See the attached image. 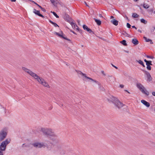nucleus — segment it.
Masks as SVG:
<instances>
[{"mask_svg": "<svg viewBox=\"0 0 155 155\" xmlns=\"http://www.w3.org/2000/svg\"><path fill=\"white\" fill-rule=\"evenodd\" d=\"M138 31L140 33H141V31L139 29L138 30Z\"/></svg>", "mask_w": 155, "mask_h": 155, "instance_id": "47", "label": "nucleus"}, {"mask_svg": "<svg viewBox=\"0 0 155 155\" xmlns=\"http://www.w3.org/2000/svg\"><path fill=\"white\" fill-rule=\"evenodd\" d=\"M61 37L62 38H64L65 39L68 40V41H70V40L68 39L66 37H64L63 36V34H62L61 36Z\"/></svg>", "mask_w": 155, "mask_h": 155, "instance_id": "28", "label": "nucleus"}, {"mask_svg": "<svg viewBox=\"0 0 155 155\" xmlns=\"http://www.w3.org/2000/svg\"><path fill=\"white\" fill-rule=\"evenodd\" d=\"M153 13L155 14V11L153 12Z\"/></svg>", "mask_w": 155, "mask_h": 155, "instance_id": "57", "label": "nucleus"}, {"mask_svg": "<svg viewBox=\"0 0 155 155\" xmlns=\"http://www.w3.org/2000/svg\"><path fill=\"white\" fill-rule=\"evenodd\" d=\"M149 11L150 12H153V9H151L150 10H149Z\"/></svg>", "mask_w": 155, "mask_h": 155, "instance_id": "44", "label": "nucleus"}, {"mask_svg": "<svg viewBox=\"0 0 155 155\" xmlns=\"http://www.w3.org/2000/svg\"><path fill=\"white\" fill-rule=\"evenodd\" d=\"M124 46H127V44L126 43V41L125 40H123L120 42Z\"/></svg>", "mask_w": 155, "mask_h": 155, "instance_id": "23", "label": "nucleus"}, {"mask_svg": "<svg viewBox=\"0 0 155 155\" xmlns=\"http://www.w3.org/2000/svg\"><path fill=\"white\" fill-rule=\"evenodd\" d=\"M54 34H56L57 35H58V36H59V37H61V35L62 34H63V33L62 32H61V33L60 34L59 33H58L57 32H54Z\"/></svg>", "mask_w": 155, "mask_h": 155, "instance_id": "24", "label": "nucleus"}, {"mask_svg": "<svg viewBox=\"0 0 155 155\" xmlns=\"http://www.w3.org/2000/svg\"><path fill=\"white\" fill-rule=\"evenodd\" d=\"M110 18H114V17L113 16H110Z\"/></svg>", "mask_w": 155, "mask_h": 155, "instance_id": "49", "label": "nucleus"}, {"mask_svg": "<svg viewBox=\"0 0 155 155\" xmlns=\"http://www.w3.org/2000/svg\"><path fill=\"white\" fill-rule=\"evenodd\" d=\"M11 2H15L16 1V0H11Z\"/></svg>", "mask_w": 155, "mask_h": 155, "instance_id": "46", "label": "nucleus"}, {"mask_svg": "<svg viewBox=\"0 0 155 155\" xmlns=\"http://www.w3.org/2000/svg\"><path fill=\"white\" fill-rule=\"evenodd\" d=\"M7 134V129L4 128L0 131V142L4 140L6 137Z\"/></svg>", "mask_w": 155, "mask_h": 155, "instance_id": "7", "label": "nucleus"}, {"mask_svg": "<svg viewBox=\"0 0 155 155\" xmlns=\"http://www.w3.org/2000/svg\"><path fill=\"white\" fill-rule=\"evenodd\" d=\"M127 26L128 28H130L131 27V25L129 23H127Z\"/></svg>", "mask_w": 155, "mask_h": 155, "instance_id": "31", "label": "nucleus"}, {"mask_svg": "<svg viewBox=\"0 0 155 155\" xmlns=\"http://www.w3.org/2000/svg\"><path fill=\"white\" fill-rule=\"evenodd\" d=\"M143 72L147 76V81L149 82L151 81L152 78L150 73L146 71H144Z\"/></svg>", "mask_w": 155, "mask_h": 155, "instance_id": "8", "label": "nucleus"}, {"mask_svg": "<svg viewBox=\"0 0 155 155\" xmlns=\"http://www.w3.org/2000/svg\"><path fill=\"white\" fill-rule=\"evenodd\" d=\"M25 143L23 144L22 145V147H24V145H25Z\"/></svg>", "mask_w": 155, "mask_h": 155, "instance_id": "51", "label": "nucleus"}, {"mask_svg": "<svg viewBox=\"0 0 155 155\" xmlns=\"http://www.w3.org/2000/svg\"><path fill=\"white\" fill-rule=\"evenodd\" d=\"M51 12L53 13V14L54 15V16H55L57 18H59V16L57 14L54 12Z\"/></svg>", "mask_w": 155, "mask_h": 155, "instance_id": "26", "label": "nucleus"}, {"mask_svg": "<svg viewBox=\"0 0 155 155\" xmlns=\"http://www.w3.org/2000/svg\"><path fill=\"white\" fill-rule=\"evenodd\" d=\"M137 62H138L139 64H140L141 65H142L143 67H145V66L143 64V61H141V60H136V61Z\"/></svg>", "mask_w": 155, "mask_h": 155, "instance_id": "18", "label": "nucleus"}, {"mask_svg": "<svg viewBox=\"0 0 155 155\" xmlns=\"http://www.w3.org/2000/svg\"><path fill=\"white\" fill-rule=\"evenodd\" d=\"M144 61L146 62V64H147V63L148 62V61L146 59H144Z\"/></svg>", "mask_w": 155, "mask_h": 155, "instance_id": "34", "label": "nucleus"}, {"mask_svg": "<svg viewBox=\"0 0 155 155\" xmlns=\"http://www.w3.org/2000/svg\"><path fill=\"white\" fill-rule=\"evenodd\" d=\"M84 3H85V4L87 6H88L87 5V3H86V2H84Z\"/></svg>", "mask_w": 155, "mask_h": 155, "instance_id": "48", "label": "nucleus"}, {"mask_svg": "<svg viewBox=\"0 0 155 155\" xmlns=\"http://www.w3.org/2000/svg\"><path fill=\"white\" fill-rule=\"evenodd\" d=\"M99 16L100 17H102V18L103 17V16H102V15L101 14H99Z\"/></svg>", "mask_w": 155, "mask_h": 155, "instance_id": "41", "label": "nucleus"}, {"mask_svg": "<svg viewBox=\"0 0 155 155\" xmlns=\"http://www.w3.org/2000/svg\"><path fill=\"white\" fill-rule=\"evenodd\" d=\"M78 24H79V25L80 21H79V20H78Z\"/></svg>", "mask_w": 155, "mask_h": 155, "instance_id": "53", "label": "nucleus"}, {"mask_svg": "<svg viewBox=\"0 0 155 155\" xmlns=\"http://www.w3.org/2000/svg\"><path fill=\"white\" fill-rule=\"evenodd\" d=\"M68 21L72 27H74V29H76L78 31H80V29H79L78 27L75 23L71 21L68 20Z\"/></svg>", "mask_w": 155, "mask_h": 155, "instance_id": "9", "label": "nucleus"}, {"mask_svg": "<svg viewBox=\"0 0 155 155\" xmlns=\"http://www.w3.org/2000/svg\"><path fill=\"white\" fill-rule=\"evenodd\" d=\"M132 16L134 18H138L139 16L136 13H133Z\"/></svg>", "mask_w": 155, "mask_h": 155, "instance_id": "21", "label": "nucleus"}, {"mask_svg": "<svg viewBox=\"0 0 155 155\" xmlns=\"http://www.w3.org/2000/svg\"><path fill=\"white\" fill-rule=\"evenodd\" d=\"M152 94L153 96H155V92H152Z\"/></svg>", "mask_w": 155, "mask_h": 155, "instance_id": "39", "label": "nucleus"}, {"mask_svg": "<svg viewBox=\"0 0 155 155\" xmlns=\"http://www.w3.org/2000/svg\"><path fill=\"white\" fill-rule=\"evenodd\" d=\"M111 22L114 25L117 26L118 25V21L115 19H113L111 21Z\"/></svg>", "mask_w": 155, "mask_h": 155, "instance_id": "13", "label": "nucleus"}, {"mask_svg": "<svg viewBox=\"0 0 155 155\" xmlns=\"http://www.w3.org/2000/svg\"><path fill=\"white\" fill-rule=\"evenodd\" d=\"M76 71L77 72L78 74V75H80L83 77V79L84 80H85L86 81H89V80L96 83L99 85L100 84L99 83L98 81H96L95 80L93 79L92 78H91L87 77L86 75V74L83 73L82 72L80 71H78L77 70H76Z\"/></svg>", "mask_w": 155, "mask_h": 155, "instance_id": "5", "label": "nucleus"}, {"mask_svg": "<svg viewBox=\"0 0 155 155\" xmlns=\"http://www.w3.org/2000/svg\"><path fill=\"white\" fill-rule=\"evenodd\" d=\"M22 69L25 72L27 73L31 76L34 78L38 83L41 84L45 87L48 88L50 87L48 83L42 77H39L36 74L25 67H22Z\"/></svg>", "mask_w": 155, "mask_h": 155, "instance_id": "2", "label": "nucleus"}, {"mask_svg": "<svg viewBox=\"0 0 155 155\" xmlns=\"http://www.w3.org/2000/svg\"><path fill=\"white\" fill-rule=\"evenodd\" d=\"M71 32H72V33H73L74 34H76L75 33V32H74V31H72V30H71Z\"/></svg>", "mask_w": 155, "mask_h": 155, "instance_id": "50", "label": "nucleus"}, {"mask_svg": "<svg viewBox=\"0 0 155 155\" xmlns=\"http://www.w3.org/2000/svg\"><path fill=\"white\" fill-rule=\"evenodd\" d=\"M49 21L52 24H53L54 26H55V27H59L58 25L56 23H55V22H53L51 20H49Z\"/></svg>", "mask_w": 155, "mask_h": 155, "instance_id": "19", "label": "nucleus"}, {"mask_svg": "<svg viewBox=\"0 0 155 155\" xmlns=\"http://www.w3.org/2000/svg\"><path fill=\"white\" fill-rule=\"evenodd\" d=\"M143 38L147 42H150V44H153V43L152 42V41L151 39H150L149 38H147V37H144Z\"/></svg>", "mask_w": 155, "mask_h": 155, "instance_id": "15", "label": "nucleus"}, {"mask_svg": "<svg viewBox=\"0 0 155 155\" xmlns=\"http://www.w3.org/2000/svg\"><path fill=\"white\" fill-rule=\"evenodd\" d=\"M94 19L95 20V22L97 23V25H100L101 24V21L99 20L96 18H94Z\"/></svg>", "mask_w": 155, "mask_h": 155, "instance_id": "16", "label": "nucleus"}, {"mask_svg": "<svg viewBox=\"0 0 155 155\" xmlns=\"http://www.w3.org/2000/svg\"><path fill=\"white\" fill-rule=\"evenodd\" d=\"M136 86L143 93L147 96L149 95V92L146 89L142 84L140 83H137Z\"/></svg>", "mask_w": 155, "mask_h": 155, "instance_id": "6", "label": "nucleus"}, {"mask_svg": "<svg viewBox=\"0 0 155 155\" xmlns=\"http://www.w3.org/2000/svg\"><path fill=\"white\" fill-rule=\"evenodd\" d=\"M2 119L1 118H0V122L2 121Z\"/></svg>", "mask_w": 155, "mask_h": 155, "instance_id": "56", "label": "nucleus"}, {"mask_svg": "<svg viewBox=\"0 0 155 155\" xmlns=\"http://www.w3.org/2000/svg\"><path fill=\"white\" fill-rule=\"evenodd\" d=\"M124 86L123 85V84H120V87L121 88H123L124 87Z\"/></svg>", "mask_w": 155, "mask_h": 155, "instance_id": "35", "label": "nucleus"}, {"mask_svg": "<svg viewBox=\"0 0 155 155\" xmlns=\"http://www.w3.org/2000/svg\"><path fill=\"white\" fill-rule=\"evenodd\" d=\"M132 42L135 45H137L139 43L138 41L135 38L132 39Z\"/></svg>", "mask_w": 155, "mask_h": 155, "instance_id": "14", "label": "nucleus"}, {"mask_svg": "<svg viewBox=\"0 0 155 155\" xmlns=\"http://www.w3.org/2000/svg\"><path fill=\"white\" fill-rule=\"evenodd\" d=\"M140 155H143L142 154H140Z\"/></svg>", "mask_w": 155, "mask_h": 155, "instance_id": "58", "label": "nucleus"}, {"mask_svg": "<svg viewBox=\"0 0 155 155\" xmlns=\"http://www.w3.org/2000/svg\"><path fill=\"white\" fill-rule=\"evenodd\" d=\"M51 3L54 5L55 6H57V5L58 3V2L55 1L54 0H50Z\"/></svg>", "mask_w": 155, "mask_h": 155, "instance_id": "17", "label": "nucleus"}, {"mask_svg": "<svg viewBox=\"0 0 155 155\" xmlns=\"http://www.w3.org/2000/svg\"><path fill=\"white\" fill-rule=\"evenodd\" d=\"M141 102L143 104L147 107H149L150 106V103L146 101L143 100H142L141 101Z\"/></svg>", "mask_w": 155, "mask_h": 155, "instance_id": "11", "label": "nucleus"}, {"mask_svg": "<svg viewBox=\"0 0 155 155\" xmlns=\"http://www.w3.org/2000/svg\"><path fill=\"white\" fill-rule=\"evenodd\" d=\"M41 131L44 135L47 137H49V140H45V143L36 142L32 143L31 145L34 147L39 148L47 147L49 149V146L50 144L54 145L58 143L57 135L52 129L42 127L41 128Z\"/></svg>", "mask_w": 155, "mask_h": 155, "instance_id": "1", "label": "nucleus"}, {"mask_svg": "<svg viewBox=\"0 0 155 155\" xmlns=\"http://www.w3.org/2000/svg\"><path fill=\"white\" fill-rule=\"evenodd\" d=\"M143 6V7L145 9H147L149 7V5L146 3H144Z\"/></svg>", "mask_w": 155, "mask_h": 155, "instance_id": "20", "label": "nucleus"}, {"mask_svg": "<svg viewBox=\"0 0 155 155\" xmlns=\"http://www.w3.org/2000/svg\"><path fill=\"white\" fill-rule=\"evenodd\" d=\"M2 109L3 110L4 113H5L6 112V109L3 107H2Z\"/></svg>", "mask_w": 155, "mask_h": 155, "instance_id": "33", "label": "nucleus"}, {"mask_svg": "<svg viewBox=\"0 0 155 155\" xmlns=\"http://www.w3.org/2000/svg\"><path fill=\"white\" fill-rule=\"evenodd\" d=\"M135 2H137L138 1V0H134Z\"/></svg>", "mask_w": 155, "mask_h": 155, "instance_id": "55", "label": "nucleus"}, {"mask_svg": "<svg viewBox=\"0 0 155 155\" xmlns=\"http://www.w3.org/2000/svg\"><path fill=\"white\" fill-rule=\"evenodd\" d=\"M148 62L147 63V64L148 65H152V64H151V61H148Z\"/></svg>", "mask_w": 155, "mask_h": 155, "instance_id": "32", "label": "nucleus"}, {"mask_svg": "<svg viewBox=\"0 0 155 155\" xmlns=\"http://www.w3.org/2000/svg\"><path fill=\"white\" fill-rule=\"evenodd\" d=\"M38 6L41 8H42V7L40 6V5H38Z\"/></svg>", "mask_w": 155, "mask_h": 155, "instance_id": "45", "label": "nucleus"}, {"mask_svg": "<svg viewBox=\"0 0 155 155\" xmlns=\"http://www.w3.org/2000/svg\"><path fill=\"white\" fill-rule=\"evenodd\" d=\"M61 37L62 38H64L65 39L68 40V41H70V40L68 39L66 37H64L63 36V34H62L61 36Z\"/></svg>", "mask_w": 155, "mask_h": 155, "instance_id": "29", "label": "nucleus"}, {"mask_svg": "<svg viewBox=\"0 0 155 155\" xmlns=\"http://www.w3.org/2000/svg\"><path fill=\"white\" fill-rule=\"evenodd\" d=\"M101 72L102 73V74L104 75V76H105L106 75V74H105L104 73V71H101Z\"/></svg>", "mask_w": 155, "mask_h": 155, "instance_id": "37", "label": "nucleus"}, {"mask_svg": "<svg viewBox=\"0 0 155 155\" xmlns=\"http://www.w3.org/2000/svg\"><path fill=\"white\" fill-rule=\"evenodd\" d=\"M10 139H7L1 143L0 145V155H3L6 146L10 143Z\"/></svg>", "mask_w": 155, "mask_h": 155, "instance_id": "4", "label": "nucleus"}, {"mask_svg": "<svg viewBox=\"0 0 155 155\" xmlns=\"http://www.w3.org/2000/svg\"><path fill=\"white\" fill-rule=\"evenodd\" d=\"M125 91H126L128 93H130V92H128V91H127V90H125Z\"/></svg>", "mask_w": 155, "mask_h": 155, "instance_id": "52", "label": "nucleus"}, {"mask_svg": "<svg viewBox=\"0 0 155 155\" xmlns=\"http://www.w3.org/2000/svg\"><path fill=\"white\" fill-rule=\"evenodd\" d=\"M41 10L42 11H43V12H45V11H45V10L44 8H41Z\"/></svg>", "mask_w": 155, "mask_h": 155, "instance_id": "40", "label": "nucleus"}, {"mask_svg": "<svg viewBox=\"0 0 155 155\" xmlns=\"http://www.w3.org/2000/svg\"><path fill=\"white\" fill-rule=\"evenodd\" d=\"M132 28H135L136 29H137V28L135 27V26H132Z\"/></svg>", "mask_w": 155, "mask_h": 155, "instance_id": "42", "label": "nucleus"}, {"mask_svg": "<svg viewBox=\"0 0 155 155\" xmlns=\"http://www.w3.org/2000/svg\"><path fill=\"white\" fill-rule=\"evenodd\" d=\"M33 12L36 15H38L39 16L44 18V16L41 14H40L39 11L35 9L33 10Z\"/></svg>", "mask_w": 155, "mask_h": 155, "instance_id": "10", "label": "nucleus"}, {"mask_svg": "<svg viewBox=\"0 0 155 155\" xmlns=\"http://www.w3.org/2000/svg\"><path fill=\"white\" fill-rule=\"evenodd\" d=\"M140 21L141 22L143 23L144 24H146L147 23V21L143 18L140 19Z\"/></svg>", "mask_w": 155, "mask_h": 155, "instance_id": "25", "label": "nucleus"}, {"mask_svg": "<svg viewBox=\"0 0 155 155\" xmlns=\"http://www.w3.org/2000/svg\"><path fill=\"white\" fill-rule=\"evenodd\" d=\"M125 51L127 53H128L129 52L128 51Z\"/></svg>", "mask_w": 155, "mask_h": 155, "instance_id": "54", "label": "nucleus"}, {"mask_svg": "<svg viewBox=\"0 0 155 155\" xmlns=\"http://www.w3.org/2000/svg\"><path fill=\"white\" fill-rule=\"evenodd\" d=\"M147 58H153V57H152V56H148V55H147Z\"/></svg>", "mask_w": 155, "mask_h": 155, "instance_id": "36", "label": "nucleus"}, {"mask_svg": "<svg viewBox=\"0 0 155 155\" xmlns=\"http://www.w3.org/2000/svg\"><path fill=\"white\" fill-rule=\"evenodd\" d=\"M32 2L35 4L36 5H38V4L37 3H36L34 1H32Z\"/></svg>", "mask_w": 155, "mask_h": 155, "instance_id": "43", "label": "nucleus"}, {"mask_svg": "<svg viewBox=\"0 0 155 155\" xmlns=\"http://www.w3.org/2000/svg\"><path fill=\"white\" fill-rule=\"evenodd\" d=\"M154 111L155 112V108H154Z\"/></svg>", "mask_w": 155, "mask_h": 155, "instance_id": "59", "label": "nucleus"}, {"mask_svg": "<svg viewBox=\"0 0 155 155\" xmlns=\"http://www.w3.org/2000/svg\"><path fill=\"white\" fill-rule=\"evenodd\" d=\"M112 66L114 67L116 69H117L118 68L116 66H114V65H113L112 64Z\"/></svg>", "mask_w": 155, "mask_h": 155, "instance_id": "38", "label": "nucleus"}, {"mask_svg": "<svg viewBox=\"0 0 155 155\" xmlns=\"http://www.w3.org/2000/svg\"><path fill=\"white\" fill-rule=\"evenodd\" d=\"M122 34L126 37H130V35H129L127 32H126L125 31H124L123 33Z\"/></svg>", "mask_w": 155, "mask_h": 155, "instance_id": "22", "label": "nucleus"}, {"mask_svg": "<svg viewBox=\"0 0 155 155\" xmlns=\"http://www.w3.org/2000/svg\"><path fill=\"white\" fill-rule=\"evenodd\" d=\"M61 37L62 38H64L65 39L68 40V41H70V40L68 39L66 37H64L63 36V34H62L61 36Z\"/></svg>", "mask_w": 155, "mask_h": 155, "instance_id": "30", "label": "nucleus"}, {"mask_svg": "<svg viewBox=\"0 0 155 155\" xmlns=\"http://www.w3.org/2000/svg\"><path fill=\"white\" fill-rule=\"evenodd\" d=\"M83 27L84 30H86L89 33H91V32H92V31H91V30L90 28H89L86 25H83Z\"/></svg>", "mask_w": 155, "mask_h": 155, "instance_id": "12", "label": "nucleus"}, {"mask_svg": "<svg viewBox=\"0 0 155 155\" xmlns=\"http://www.w3.org/2000/svg\"><path fill=\"white\" fill-rule=\"evenodd\" d=\"M147 65V69L149 70H151V67L150 65H148V64H146Z\"/></svg>", "mask_w": 155, "mask_h": 155, "instance_id": "27", "label": "nucleus"}, {"mask_svg": "<svg viewBox=\"0 0 155 155\" xmlns=\"http://www.w3.org/2000/svg\"><path fill=\"white\" fill-rule=\"evenodd\" d=\"M107 100L109 103L114 104L115 106L118 109H120L124 106H125L117 98L113 96H111L109 98H107Z\"/></svg>", "mask_w": 155, "mask_h": 155, "instance_id": "3", "label": "nucleus"}]
</instances>
